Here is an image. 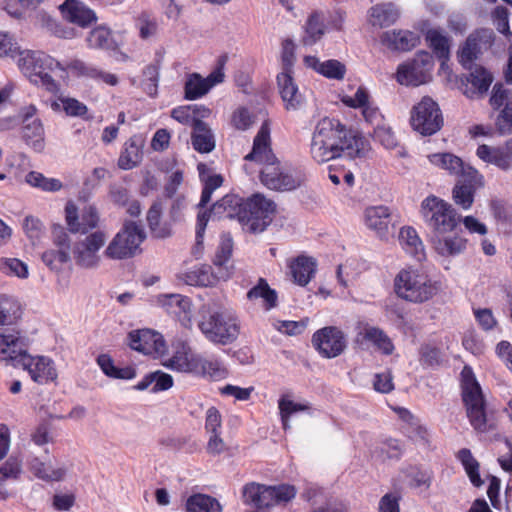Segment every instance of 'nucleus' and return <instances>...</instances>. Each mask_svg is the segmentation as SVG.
<instances>
[{
  "mask_svg": "<svg viewBox=\"0 0 512 512\" xmlns=\"http://www.w3.org/2000/svg\"><path fill=\"white\" fill-rule=\"evenodd\" d=\"M369 150V143L363 136L347 129L337 119L323 118L312 133L310 154L317 163L337 157H364Z\"/></svg>",
  "mask_w": 512,
  "mask_h": 512,
  "instance_id": "f257e3e1",
  "label": "nucleus"
},
{
  "mask_svg": "<svg viewBox=\"0 0 512 512\" xmlns=\"http://www.w3.org/2000/svg\"><path fill=\"white\" fill-rule=\"evenodd\" d=\"M244 160L263 165L260 171L261 182L269 189L290 191L299 187L302 175L287 165H281L270 148V128L263 123L254 138L253 148Z\"/></svg>",
  "mask_w": 512,
  "mask_h": 512,
  "instance_id": "f03ea898",
  "label": "nucleus"
},
{
  "mask_svg": "<svg viewBox=\"0 0 512 512\" xmlns=\"http://www.w3.org/2000/svg\"><path fill=\"white\" fill-rule=\"evenodd\" d=\"M198 327L214 344H231L240 334V321L235 311L216 304L202 306Z\"/></svg>",
  "mask_w": 512,
  "mask_h": 512,
  "instance_id": "7ed1b4c3",
  "label": "nucleus"
},
{
  "mask_svg": "<svg viewBox=\"0 0 512 512\" xmlns=\"http://www.w3.org/2000/svg\"><path fill=\"white\" fill-rule=\"evenodd\" d=\"M22 74L34 85L50 93L59 91L53 75L63 78L66 70L56 59L42 51L22 50L16 60Z\"/></svg>",
  "mask_w": 512,
  "mask_h": 512,
  "instance_id": "20e7f679",
  "label": "nucleus"
},
{
  "mask_svg": "<svg viewBox=\"0 0 512 512\" xmlns=\"http://www.w3.org/2000/svg\"><path fill=\"white\" fill-rule=\"evenodd\" d=\"M394 288L400 298L413 303L429 301L440 290L438 282L413 267L399 271L394 279Z\"/></svg>",
  "mask_w": 512,
  "mask_h": 512,
  "instance_id": "39448f33",
  "label": "nucleus"
},
{
  "mask_svg": "<svg viewBox=\"0 0 512 512\" xmlns=\"http://www.w3.org/2000/svg\"><path fill=\"white\" fill-rule=\"evenodd\" d=\"M241 494L246 506L259 512H266L276 505L292 500L296 496V489L287 484L267 486L250 482L243 486Z\"/></svg>",
  "mask_w": 512,
  "mask_h": 512,
  "instance_id": "423d86ee",
  "label": "nucleus"
},
{
  "mask_svg": "<svg viewBox=\"0 0 512 512\" xmlns=\"http://www.w3.org/2000/svg\"><path fill=\"white\" fill-rule=\"evenodd\" d=\"M462 400L466 414L475 430H487L486 401L472 369L465 366L461 372Z\"/></svg>",
  "mask_w": 512,
  "mask_h": 512,
  "instance_id": "0eeeda50",
  "label": "nucleus"
},
{
  "mask_svg": "<svg viewBox=\"0 0 512 512\" xmlns=\"http://www.w3.org/2000/svg\"><path fill=\"white\" fill-rule=\"evenodd\" d=\"M420 215L430 229V234L454 232L461 221L453 206L435 195H429L422 200Z\"/></svg>",
  "mask_w": 512,
  "mask_h": 512,
  "instance_id": "6e6552de",
  "label": "nucleus"
},
{
  "mask_svg": "<svg viewBox=\"0 0 512 512\" xmlns=\"http://www.w3.org/2000/svg\"><path fill=\"white\" fill-rule=\"evenodd\" d=\"M345 19V14L340 10L333 12L316 9L309 13L303 26L301 43L304 46H313L319 42L329 28L340 30Z\"/></svg>",
  "mask_w": 512,
  "mask_h": 512,
  "instance_id": "1a4fd4ad",
  "label": "nucleus"
},
{
  "mask_svg": "<svg viewBox=\"0 0 512 512\" xmlns=\"http://www.w3.org/2000/svg\"><path fill=\"white\" fill-rule=\"evenodd\" d=\"M144 239L145 232L142 227L134 222H127L109 242L104 255L112 260L131 258L136 255Z\"/></svg>",
  "mask_w": 512,
  "mask_h": 512,
  "instance_id": "9d476101",
  "label": "nucleus"
},
{
  "mask_svg": "<svg viewBox=\"0 0 512 512\" xmlns=\"http://www.w3.org/2000/svg\"><path fill=\"white\" fill-rule=\"evenodd\" d=\"M244 202L240 197L234 194L225 195L221 200L217 201L211 212H200L197 217L196 224V237H195V245L193 247V254L198 258L201 256L203 252V239L204 233L209 221L210 215L218 216V217H227V218H238L240 210L242 209V205Z\"/></svg>",
  "mask_w": 512,
  "mask_h": 512,
  "instance_id": "9b49d317",
  "label": "nucleus"
},
{
  "mask_svg": "<svg viewBox=\"0 0 512 512\" xmlns=\"http://www.w3.org/2000/svg\"><path fill=\"white\" fill-rule=\"evenodd\" d=\"M275 204L263 195L248 198L239 214V221L252 232H262L271 223Z\"/></svg>",
  "mask_w": 512,
  "mask_h": 512,
  "instance_id": "f8f14e48",
  "label": "nucleus"
},
{
  "mask_svg": "<svg viewBox=\"0 0 512 512\" xmlns=\"http://www.w3.org/2000/svg\"><path fill=\"white\" fill-rule=\"evenodd\" d=\"M410 122L412 128L423 136L438 132L443 126V116L436 101L424 96L411 110Z\"/></svg>",
  "mask_w": 512,
  "mask_h": 512,
  "instance_id": "ddd939ff",
  "label": "nucleus"
},
{
  "mask_svg": "<svg viewBox=\"0 0 512 512\" xmlns=\"http://www.w3.org/2000/svg\"><path fill=\"white\" fill-rule=\"evenodd\" d=\"M108 232L98 229L87 234L73 246V257L77 266L96 269L101 263L100 250L105 246Z\"/></svg>",
  "mask_w": 512,
  "mask_h": 512,
  "instance_id": "4468645a",
  "label": "nucleus"
},
{
  "mask_svg": "<svg viewBox=\"0 0 512 512\" xmlns=\"http://www.w3.org/2000/svg\"><path fill=\"white\" fill-rule=\"evenodd\" d=\"M432 69V56L428 52H420L398 66L396 80L401 85L419 86L430 80Z\"/></svg>",
  "mask_w": 512,
  "mask_h": 512,
  "instance_id": "2eb2a0df",
  "label": "nucleus"
},
{
  "mask_svg": "<svg viewBox=\"0 0 512 512\" xmlns=\"http://www.w3.org/2000/svg\"><path fill=\"white\" fill-rule=\"evenodd\" d=\"M53 247L45 250L41 259L43 263L54 272H61L64 265L71 260V240L68 233L61 226H55L52 231Z\"/></svg>",
  "mask_w": 512,
  "mask_h": 512,
  "instance_id": "dca6fc26",
  "label": "nucleus"
},
{
  "mask_svg": "<svg viewBox=\"0 0 512 512\" xmlns=\"http://www.w3.org/2000/svg\"><path fill=\"white\" fill-rule=\"evenodd\" d=\"M19 367L27 371L31 380L37 384L45 385L58 378L55 362L47 356L31 355L25 351L20 358Z\"/></svg>",
  "mask_w": 512,
  "mask_h": 512,
  "instance_id": "f3484780",
  "label": "nucleus"
},
{
  "mask_svg": "<svg viewBox=\"0 0 512 512\" xmlns=\"http://www.w3.org/2000/svg\"><path fill=\"white\" fill-rule=\"evenodd\" d=\"M312 343L319 354L327 359L339 356L347 346L344 333L335 326L317 330L312 336Z\"/></svg>",
  "mask_w": 512,
  "mask_h": 512,
  "instance_id": "a211bd4d",
  "label": "nucleus"
},
{
  "mask_svg": "<svg viewBox=\"0 0 512 512\" xmlns=\"http://www.w3.org/2000/svg\"><path fill=\"white\" fill-rule=\"evenodd\" d=\"M494 33L490 29H480L471 33L458 52L461 65L466 69H472L473 62L493 43Z\"/></svg>",
  "mask_w": 512,
  "mask_h": 512,
  "instance_id": "6ab92c4d",
  "label": "nucleus"
},
{
  "mask_svg": "<svg viewBox=\"0 0 512 512\" xmlns=\"http://www.w3.org/2000/svg\"><path fill=\"white\" fill-rule=\"evenodd\" d=\"M153 303L177 318L185 328L192 326V303L187 296L169 293L154 297Z\"/></svg>",
  "mask_w": 512,
  "mask_h": 512,
  "instance_id": "aec40b11",
  "label": "nucleus"
},
{
  "mask_svg": "<svg viewBox=\"0 0 512 512\" xmlns=\"http://www.w3.org/2000/svg\"><path fill=\"white\" fill-rule=\"evenodd\" d=\"M27 348V339L19 330L0 332V361L18 368Z\"/></svg>",
  "mask_w": 512,
  "mask_h": 512,
  "instance_id": "412c9836",
  "label": "nucleus"
},
{
  "mask_svg": "<svg viewBox=\"0 0 512 512\" xmlns=\"http://www.w3.org/2000/svg\"><path fill=\"white\" fill-rule=\"evenodd\" d=\"M484 186V177L475 168H469L453 188V200L464 210L471 208L474 194L478 188Z\"/></svg>",
  "mask_w": 512,
  "mask_h": 512,
  "instance_id": "4be33fe9",
  "label": "nucleus"
},
{
  "mask_svg": "<svg viewBox=\"0 0 512 512\" xmlns=\"http://www.w3.org/2000/svg\"><path fill=\"white\" fill-rule=\"evenodd\" d=\"M171 347L172 354L162 360V365L172 371L193 374L196 370L198 355L192 352L187 341L176 339Z\"/></svg>",
  "mask_w": 512,
  "mask_h": 512,
  "instance_id": "5701e85b",
  "label": "nucleus"
},
{
  "mask_svg": "<svg viewBox=\"0 0 512 512\" xmlns=\"http://www.w3.org/2000/svg\"><path fill=\"white\" fill-rule=\"evenodd\" d=\"M129 345L133 350L155 358L166 352L163 336L150 329L135 330L129 333Z\"/></svg>",
  "mask_w": 512,
  "mask_h": 512,
  "instance_id": "b1692460",
  "label": "nucleus"
},
{
  "mask_svg": "<svg viewBox=\"0 0 512 512\" xmlns=\"http://www.w3.org/2000/svg\"><path fill=\"white\" fill-rule=\"evenodd\" d=\"M341 101L347 107L359 109L367 123L379 125L382 115L378 107L371 102L370 95L366 88L360 86L353 96H341Z\"/></svg>",
  "mask_w": 512,
  "mask_h": 512,
  "instance_id": "393cba45",
  "label": "nucleus"
},
{
  "mask_svg": "<svg viewBox=\"0 0 512 512\" xmlns=\"http://www.w3.org/2000/svg\"><path fill=\"white\" fill-rule=\"evenodd\" d=\"M430 243L442 257H455L463 253L467 246V240L453 232L430 234Z\"/></svg>",
  "mask_w": 512,
  "mask_h": 512,
  "instance_id": "a878e982",
  "label": "nucleus"
},
{
  "mask_svg": "<svg viewBox=\"0 0 512 512\" xmlns=\"http://www.w3.org/2000/svg\"><path fill=\"white\" fill-rule=\"evenodd\" d=\"M476 155L488 164L495 165L502 170H508L512 166V138L507 140L503 146L479 145Z\"/></svg>",
  "mask_w": 512,
  "mask_h": 512,
  "instance_id": "bb28decb",
  "label": "nucleus"
},
{
  "mask_svg": "<svg viewBox=\"0 0 512 512\" xmlns=\"http://www.w3.org/2000/svg\"><path fill=\"white\" fill-rule=\"evenodd\" d=\"M34 113V107H29L25 113L22 138L31 149L41 153L45 148L44 128L38 118H33Z\"/></svg>",
  "mask_w": 512,
  "mask_h": 512,
  "instance_id": "cd10ccee",
  "label": "nucleus"
},
{
  "mask_svg": "<svg viewBox=\"0 0 512 512\" xmlns=\"http://www.w3.org/2000/svg\"><path fill=\"white\" fill-rule=\"evenodd\" d=\"M279 93L284 102L285 109L296 111L304 104V96L299 91L292 73L281 72L277 76Z\"/></svg>",
  "mask_w": 512,
  "mask_h": 512,
  "instance_id": "c85d7f7f",
  "label": "nucleus"
},
{
  "mask_svg": "<svg viewBox=\"0 0 512 512\" xmlns=\"http://www.w3.org/2000/svg\"><path fill=\"white\" fill-rule=\"evenodd\" d=\"M59 9L64 19L83 28L97 21L95 12L79 0H66Z\"/></svg>",
  "mask_w": 512,
  "mask_h": 512,
  "instance_id": "c756f323",
  "label": "nucleus"
},
{
  "mask_svg": "<svg viewBox=\"0 0 512 512\" xmlns=\"http://www.w3.org/2000/svg\"><path fill=\"white\" fill-rule=\"evenodd\" d=\"M400 16L401 9L394 2L378 3L367 12L368 23L377 28H386L395 24Z\"/></svg>",
  "mask_w": 512,
  "mask_h": 512,
  "instance_id": "7c9ffc66",
  "label": "nucleus"
},
{
  "mask_svg": "<svg viewBox=\"0 0 512 512\" xmlns=\"http://www.w3.org/2000/svg\"><path fill=\"white\" fill-rule=\"evenodd\" d=\"M356 329L357 340L361 339L372 343L378 350L386 355H390L393 352L394 346L383 330L367 323H359Z\"/></svg>",
  "mask_w": 512,
  "mask_h": 512,
  "instance_id": "2f4dec72",
  "label": "nucleus"
},
{
  "mask_svg": "<svg viewBox=\"0 0 512 512\" xmlns=\"http://www.w3.org/2000/svg\"><path fill=\"white\" fill-rule=\"evenodd\" d=\"M365 225L380 237L386 236L391 224V213L386 206H372L365 210Z\"/></svg>",
  "mask_w": 512,
  "mask_h": 512,
  "instance_id": "473e14b6",
  "label": "nucleus"
},
{
  "mask_svg": "<svg viewBox=\"0 0 512 512\" xmlns=\"http://www.w3.org/2000/svg\"><path fill=\"white\" fill-rule=\"evenodd\" d=\"M381 42L393 50L409 51L418 44L419 36L409 30H391L382 34Z\"/></svg>",
  "mask_w": 512,
  "mask_h": 512,
  "instance_id": "72a5a7b5",
  "label": "nucleus"
},
{
  "mask_svg": "<svg viewBox=\"0 0 512 512\" xmlns=\"http://www.w3.org/2000/svg\"><path fill=\"white\" fill-rule=\"evenodd\" d=\"M211 111L203 105H184L171 111V117L177 122L195 128L202 119L209 117Z\"/></svg>",
  "mask_w": 512,
  "mask_h": 512,
  "instance_id": "f704fd0d",
  "label": "nucleus"
},
{
  "mask_svg": "<svg viewBox=\"0 0 512 512\" xmlns=\"http://www.w3.org/2000/svg\"><path fill=\"white\" fill-rule=\"evenodd\" d=\"M467 86L464 94L469 98H475L486 93L493 81L490 72L481 66H476L466 78Z\"/></svg>",
  "mask_w": 512,
  "mask_h": 512,
  "instance_id": "c9c22d12",
  "label": "nucleus"
},
{
  "mask_svg": "<svg viewBox=\"0 0 512 512\" xmlns=\"http://www.w3.org/2000/svg\"><path fill=\"white\" fill-rule=\"evenodd\" d=\"M304 63L307 67L312 68L326 78L334 80H342L346 74V67L338 60L330 59L321 62L315 56H306Z\"/></svg>",
  "mask_w": 512,
  "mask_h": 512,
  "instance_id": "e433bc0d",
  "label": "nucleus"
},
{
  "mask_svg": "<svg viewBox=\"0 0 512 512\" xmlns=\"http://www.w3.org/2000/svg\"><path fill=\"white\" fill-rule=\"evenodd\" d=\"M143 140L140 136L130 137L124 144L118 159V166L124 170L136 167L142 160Z\"/></svg>",
  "mask_w": 512,
  "mask_h": 512,
  "instance_id": "4c0bfd02",
  "label": "nucleus"
},
{
  "mask_svg": "<svg viewBox=\"0 0 512 512\" xmlns=\"http://www.w3.org/2000/svg\"><path fill=\"white\" fill-rule=\"evenodd\" d=\"M22 312V305L17 297L0 293V326L16 324L21 318Z\"/></svg>",
  "mask_w": 512,
  "mask_h": 512,
  "instance_id": "58836bf2",
  "label": "nucleus"
},
{
  "mask_svg": "<svg viewBox=\"0 0 512 512\" xmlns=\"http://www.w3.org/2000/svg\"><path fill=\"white\" fill-rule=\"evenodd\" d=\"M71 68L76 70L81 76L109 86H116L119 82L118 77L115 74L79 60L73 61L71 63Z\"/></svg>",
  "mask_w": 512,
  "mask_h": 512,
  "instance_id": "ea45409f",
  "label": "nucleus"
},
{
  "mask_svg": "<svg viewBox=\"0 0 512 512\" xmlns=\"http://www.w3.org/2000/svg\"><path fill=\"white\" fill-rule=\"evenodd\" d=\"M193 374L208 377L217 381L224 379L227 376L228 371L219 359L214 357L204 358L198 355L196 370Z\"/></svg>",
  "mask_w": 512,
  "mask_h": 512,
  "instance_id": "a19ab883",
  "label": "nucleus"
},
{
  "mask_svg": "<svg viewBox=\"0 0 512 512\" xmlns=\"http://www.w3.org/2000/svg\"><path fill=\"white\" fill-rule=\"evenodd\" d=\"M233 249V241L232 238L228 234H223L221 236L220 245L216 252L214 258V265L218 267V271L216 272V276L219 279L226 280L231 276L230 269L226 266L228 263Z\"/></svg>",
  "mask_w": 512,
  "mask_h": 512,
  "instance_id": "79ce46f5",
  "label": "nucleus"
},
{
  "mask_svg": "<svg viewBox=\"0 0 512 512\" xmlns=\"http://www.w3.org/2000/svg\"><path fill=\"white\" fill-rule=\"evenodd\" d=\"M399 240L403 248L418 261L425 258V249L422 240L412 227H403L399 233Z\"/></svg>",
  "mask_w": 512,
  "mask_h": 512,
  "instance_id": "37998d69",
  "label": "nucleus"
},
{
  "mask_svg": "<svg viewBox=\"0 0 512 512\" xmlns=\"http://www.w3.org/2000/svg\"><path fill=\"white\" fill-rule=\"evenodd\" d=\"M185 510L186 512H222L223 508L216 498L197 493L187 498Z\"/></svg>",
  "mask_w": 512,
  "mask_h": 512,
  "instance_id": "c03bdc74",
  "label": "nucleus"
},
{
  "mask_svg": "<svg viewBox=\"0 0 512 512\" xmlns=\"http://www.w3.org/2000/svg\"><path fill=\"white\" fill-rule=\"evenodd\" d=\"M291 274L294 281L300 285H307L316 271V263L312 258L301 256L290 265Z\"/></svg>",
  "mask_w": 512,
  "mask_h": 512,
  "instance_id": "a18cd8bd",
  "label": "nucleus"
},
{
  "mask_svg": "<svg viewBox=\"0 0 512 512\" xmlns=\"http://www.w3.org/2000/svg\"><path fill=\"white\" fill-rule=\"evenodd\" d=\"M429 161L438 167L448 170L452 174L465 176L467 169L472 168L465 165L463 161L451 153H435L428 156Z\"/></svg>",
  "mask_w": 512,
  "mask_h": 512,
  "instance_id": "49530a36",
  "label": "nucleus"
},
{
  "mask_svg": "<svg viewBox=\"0 0 512 512\" xmlns=\"http://www.w3.org/2000/svg\"><path fill=\"white\" fill-rule=\"evenodd\" d=\"M191 143L193 148L199 153H209L215 148L214 135L203 121L193 128Z\"/></svg>",
  "mask_w": 512,
  "mask_h": 512,
  "instance_id": "de8ad7c7",
  "label": "nucleus"
},
{
  "mask_svg": "<svg viewBox=\"0 0 512 512\" xmlns=\"http://www.w3.org/2000/svg\"><path fill=\"white\" fill-rule=\"evenodd\" d=\"M30 469L36 477L45 481H60L66 474L65 467H54L50 462L43 461L39 458L31 460Z\"/></svg>",
  "mask_w": 512,
  "mask_h": 512,
  "instance_id": "09e8293b",
  "label": "nucleus"
},
{
  "mask_svg": "<svg viewBox=\"0 0 512 512\" xmlns=\"http://www.w3.org/2000/svg\"><path fill=\"white\" fill-rule=\"evenodd\" d=\"M97 364L107 377L122 380H130L136 377V370L132 366L119 368L114 365L112 358L107 354H100L97 357Z\"/></svg>",
  "mask_w": 512,
  "mask_h": 512,
  "instance_id": "8fccbe9b",
  "label": "nucleus"
},
{
  "mask_svg": "<svg viewBox=\"0 0 512 512\" xmlns=\"http://www.w3.org/2000/svg\"><path fill=\"white\" fill-rule=\"evenodd\" d=\"M247 298L250 301L262 300L264 308L270 310L276 306L277 293L269 287L265 279L260 278L257 285L248 291Z\"/></svg>",
  "mask_w": 512,
  "mask_h": 512,
  "instance_id": "3c124183",
  "label": "nucleus"
},
{
  "mask_svg": "<svg viewBox=\"0 0 512 512\" xmlns=\"http://www.w3.org/2000/svg\"><path fill=\"white\" fill-rule=\"evenodd\" d=\"M429 47L435 55L445 61L450 55V39L438 29H430L425 35Z\"/></svg>",
  "mask_w": 512,
  "mask_h": 512,
  "instance_id": "603ef678",
  "label": "nucleus"
},
{
  "mask_svg": "<svg viewBox=\"0 0 512 512\" xmlns=\"http://www.w3.org/2000/svg\"><path fill=\"white\" fill-rule=\"evenodd\" d=\"M198 170L200 179L204 184V188L198 206L203 207L210 201L213 191L222 185L223 178L221 175L218 174H207L206 167L204 164H199Z\"/></svg>",
  "mask_w": 512,
  "mask_h": 512,
  "instance_id": "864d4df0",
  "label": "nucleus"
},
{
  "mask_svg": "<svg viewBox=\"0 0 512 512\" xmlns=\"http://www.w3.org/2000/svg\"><path fill=\"white\" fill-rule=\"evenodd\" d=\"M457 458L464 467L471 483L476 487H480L483 484L479 473L480 465L479 462L473 457L471 451L469 449L463 448L458 451Z\"/></svg>",
  "mask_w": 512,
  "mask_h": 512,
  "instance_id": "5fc2aeb1",
  "label": "nucleus"
},
{
  "mask_svg": "<svg viewBox=\"0 0 512 512\" xmlns=\"http://www.w3.org/2000/svg\"><path fill=\"white\" fill-rule=\"evenodd\" d=\"M54 111L63 110L67 116L85 117L88 112L87 106L79 100L71 97H60L51 103Z\"/></svg>",
  "mask_w": 512,
  "mask_h": 512,
  "instance_id": "6e6d98bb",
  "label": "nucleus"
},
{
  "mask_svg": "<svg viewBox=\"0 0 512 512\" xmlns=\"http://www.w3.org/2000/svg\"><path fill=\"white\" fill-rule=\"evenodd\" d=\"M163 205L161 201H155L147 213L148 225L152 233L159 238H164L169 235V229L161 224V216Z\"/></svg>",
  "mask_w": 512,
  "mask_h": 512,
  "instance_id": "4d7b16f0",
  "label": "nucleus"
},
{
  "mask_svg": "<svg viewBox=\"0 0 512 512\" xmlns=\"http://www.w3.org/2000/svg\"><path fill=\"white\" fill-rule=\"evenodd\" d=\"M0 271L10 277L26 279L29 276L28 265L18 258H0Z\"/></svg>",
  "mask_w": 512,
  "mask_h": 512,
  "instance_id": "13d9d810",
  "label": "nucleus"
},
{
  "mask_svg": "<svg viewBox=\"0 0 512 512\" xmlns=\"http://www.w3.org/2000/svg\"><path fill=\"white\" fill-rule=\"evenodd\" d=\"M87 43L90 48L96 49H112L114 47L111 31L104 26L93 29L87 37Z\"/></svg>",
  "mask_w": 512,
  "mask_h": 512,
  "instance_id": "bf43d9fd",
  "label": "nucleus"
},
{
  "mask_svg": "<svg viewBox=\"0 0 512 512\" xmlns=\"http://www.w3.org/2000/svg\"><path fill=\"white\" fill-rule=\"evenodd\" d=\"M211 89L205 78L199 74H192L185 83V98L195 100L204 96Z\"/></svg>",
  "mask_w": 512,
  "mask_h": 512,
  "instance_id": "052dcab7",
  "label": "nucleus"
},
{
  "mask_svg": "<svg viewBox=\"0 0 512 512\" xmlns=\"http://www.w3.org/2000/svg\"><path fill=\"white\" fill-rule=\"evenodd\" d=\"M405 477L409 481V485L413 488L422 490L429 489L432 482V472L427 469H421L411 466L404 471Z\"/></svg>",
  "mask_w": 512,
  "mask_h": 512,
  "instance_id": "680f3d73",
  "label": "nucleus"
},
{
  "mask_svg": "<svg viewBox=\"0 0 512 512\" xmlns=\"http://www.w3.org/2000/svg\"><path fill=\"white\" fill-rule=\"evenodd\" d=\"M278 408L283 429L287 430L290 428V417L295 413L307 411L309 409V406L307 404L296 403L288 399L286 396H282L278 401Z\"/></svg>",
  "mask_w": 512,
  "mask_h": 512,
  "instance_id": "e2e57ef3",
  "label": "nucleus"
},
{
  "mask_svg": "<svg viewBox=\"0 0 512 512\" xmlns=\"http://www.w3.org/2000/svg\"><path fill=\"white\" fill-rule=\"evenodd\" d=\"M26 182L47 192H56L62 188V183L56 178H47L42 173L31 171L26 175Z\"/></svg>",
  "mask_w": 512,
  "mask_h": 512,
  "instance_id": "0e129e2a",
  "label": "nucleus"
},
{
  "mask_svg": "<svg viewBox=\"0 0 512 512\" xmlns=\"http://www.w3.org/2000/svg\"><path fill=\"white\" fill-rule=\"evenodd\" d=\"M100 217L94 206H87L83 209L80 220L81 234H89L90 230L99 226Z\"/></svg>",
  "mask_w": 512,
  "mask_h": 512,
  "instance_id": "69168bd1",
  "label": "nucleus"
},
{
  "mask_svg": "<svg viewBox=\"0 0 512 512\" xmlns=\"http://www.w3.org/2000/svg\"><path fill=\"white\" fill-rule=\"evenodd\" d=\"M21 51L11 34L0 32V57H10L17 60Z\"/></svg>",
  "mask_w": 512,
  "mask_h": 512,
  "instance_id": "338daca9",
  "label": "nucleus"
},
{
  "mask_svg": "<svg viewBox=\"0 0 512 512\" xmlns=\"http://www.w3.org/2000/svg\"><path fill=\"white\" fill-rule=\"evenodd\" d=\"M497 131L501 135L512 133V103L506 104L500 111L495 122Z\"/></svg>",
  "mask_w": 512,
  "mask_h": 512,
  "instance_id": "774afa93",
  "label": "nucleus"
}]
</instances>
